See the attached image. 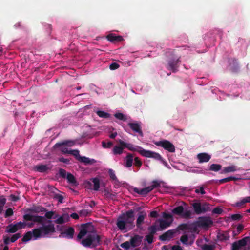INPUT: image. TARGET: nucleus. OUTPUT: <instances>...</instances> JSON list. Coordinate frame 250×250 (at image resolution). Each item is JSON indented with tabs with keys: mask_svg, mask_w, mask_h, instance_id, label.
<instances>
[{
	"mask_svg": "<svg viewBox=\"0 0 250 250\" xmlns=\"http://www.w3.org/2000/svg\"><path fill=\"white\" fill-rule=\"evenodd\" d=\"M202 249L203 250H213L214 247L212 245L205 244L202 246Z\"/></svg>",
	"mask_w": 250,
	"mask_h": 250,
	"instance_id": "obj_47",
	"label": "nucleus"
},
{
	"mask_svg": "<svg viewBox=\"0 0 250 250\" xmlns=\"http://www.w3.org/2000/svg\"><path fill=\"white\" fill-rule=\"evenodd\" d=\"M108 173L110 178L114 181H118V179L115 174L114 171L112 169H109L108 170Z\"/></svg>",
	"mask_w": 250,
	"mask_h": 250,
	"instance_id": "obj_39",
	"label": "nucleus"
},
{
	"mask_svg": "<svg viewBox=\"0 0 250 250\" xmlns=\"http://www.w3.org/2000/svg\"><path fill=\"white\" fill-rule=\"evenodd\" d=\"M116 225L121 230L126 229V226L127 225L123 219H120V216L117 219Z\"/></svg>",
	"mask_w": 250,
	"mask_h": 250,
	"instance_id": "obj_25",
	"label": "nucleus"
},
{
	"mask_svg": "<svg viewBox=\"0 0 250 250\" xmlns=\"http://www.w3.org/2000/svg\"><path fill=\"white\" fill-rule=\"evenodd\" d=\"M66 179L68 180V182L69 183L73 184L75 185H76L77 184V181L76 180V178L74 176L73 174L71 173H68L67 174V176L66 177Z\"/></svg>",
	"mask_w": 250,
	"mask_h": 250,
	"instance_id": "obj_32",
	"label": "nucleus"
},
{
	"mask_svg": "<svg viewBox=\"0 0 250 250\" xmlns=\"http://www.w3.org/2000/svg\"><path fill=\"white\" fill-rule=\"evenodd\" d=\"M195 192L197 194L201 193L202 195L206 194V191H205L203 187H201L199 189H196Z\"/></svg>",
	"mask_w": 250,
	"mask_h": 250,
	"instance_id": "obj_60",
	"label": "nucleus"
},
{
	"mask_svg": "<svg viewBox=\"0 0 250 250\" xmlns=\"http://www.w3.org/2000/svg\"><path fill=\"white\" fill-rule=\"evenodd\" d=\"M101 237L96 233H88L86 238L81 241V244L85 247L94 248L100 245Z\"/></svg>",
	"mask_w": 250,
	"mask_h": 250,
	"instance_id": "obj_2",
	"label": "nucleus"
},
{
	"mask_svg": "<svg viewBox=\"0 0 250 250\" xmlns=\"http://www.w3.org/2000/svg\"><path fill=\"white\" fill-rule=\"evenodd\" d=\"M163 217L166 219H172V216L171 214L167 213L165 212L163 213Z\"/></svg>",
	"mask_w": 250,
	"mask_h": 250,
	"instance_id": "obj_62",
	"label": "nucleus"
},
{
	"mask_svg": "<svg viewBox=\"0 0 250 250\" xmlns=\"http://www.w3.org/2000/svg\"><path fill=\"white\" fill-rule=\"evenodd\" d=\"M142 165V163L138 157L134 158V165L140 167Z\"/></svg>",
	"mask_w": 250,
	"mask_h": 250,
	"instance_id": "obj_57",
	"label": "nucleus"
},
{
	"mask_svg": "<svg viewBox=\"0 0 250 250\" xmlns=\"http://www.w3.org/2000/svg\"><path fill=\"white\" fill-rule=\"evenodd\" d=\"M90 224L85 223L81 225L80 231L77 236V240L80 241L83 238L88 232V228L90 226Z\"/></svg>",
	"mask_w": 250,
	"mask_h": 250,
	"instance_id": "obj_13",
	"label": "nucleus"
},
{
	"mask_svg": "<svg viewBox=\"0 0 250 250\" xmlns=\"http://www.w3.org/2000/svg\"><path fill=\"white\" fill-rule=\"evenodd\" d=\"M124 148L125 147L122 146V145H120V146H114L113 149V153L115 155H120L123 153V150Z\"/></svg>",
	"mask_w": 250,
	"mask_h": 250,
	"instance_id": "obj_30",
	"label": "nucleus"
},
{
	"mask_svg": "<svg viewBox=\"0 0 250 250\" xmlns=\"http://www.w3.org/2000/svg\"><path fill=\"white\" fill-rule=\"evenodd\" d=\"M180 62V58H170L167 61L166 67L167 69L171 70L173 73H176L178 71Z\"/></svg>",
	"mask_w": 250,
	"mask_h": 250,
	"instance_id": "obj_5",
	"label": "nucleus"
},
{
	"mask_svg": "<svg viewBox=\"0 0 250 250\" xmlns=\"http://www.w3.org/2000/svg\"><path fill=\"white\" fill-rule=\"evenodd\" d=\"M172 213L186 219L190 218L191 216V211L190 210L184 211V208L182 206H179L174 208L172 210Z\"/></svg>",
	"mask_w": 250,
	"mask_h": 250,
	"instance_id": "obj_6",
	"label": "nucleus"
},
{
	"mask_svg": "<svg viewBox=\"0 0 250 250\" xmlns=\"http://www.w3.org/2000/svg\"><path fill=\"white\" fill-rule=\"evenodd\" d=\"M46 211L47 209L46 208L40 205H33L32 207L27 210V212H28V213L40 214H43Z\"/></svg>",
	"mask_w": 250,
	"mask_h": 250,
	"instance_id": "obj_11",
	"label": "nucleus"
},
{
	"mask_svg": "<svg viewBox=\"0 0 250 250\" xmlns=\"http://www.w3.org/2000/svg\"><path fill=\"white\" fill-rule=\"evenodd\" d=\"M49 224L43 225L38 228L33 229L32 231H29L26 232L22 239L23 242H27L30 240L33 237L34 240H37L42 237H47L49 234L55 232L54 225L51 221H47Z\"/></svg>",
	"mask_w": 250,
	"mask_h": 250,
	"instance_id": "obj_1",
	"label": "nucleus"
},
{
	"mask_svg": "<svg viewBox=\"0 0 250 250\" xmlns=\"http://www.w3.org/2000/svg\"><path fill=\"white\" fill-rule=\"evenodd\" d=\"M222 167V166L220 164H213L210 166L209 170L215 172L219 171Z\"/></svg>",
	"mask_w": 250,
	"mask_h": 250,
	"instance_id": "obj_35",
	"label": "nucleus"
},
{
	"mask_svg": "<svg viewBox=\"0 0 250 250\" xmlns=\"http://www.w3.org/2000/svg\"><path fill=\"white\" fill-rule=\"evenodd\" d=\"M54 222L58 224H62L65 223L64 218L62 216H61L54 221Z\"/></svg>",
	"mask_w": 250,
	"mask_h": 250,
	"instance_id": "obj_58",
	"label": "nucleus"
},
{
	"mask_svg": "<svg viewBox=\"0 0 250 250\" xmlns=\"http://www.w3.org/2000/svg\"><path fill=\"white\" fill-rule=\"evenodd\" d=\"M237 170V167L235 166L232 165V166H229L227 167H224L222 172L221 173H227L231 172H234Z\"/></svg>",
	"mask_w": 250,
	"mask_h": 250,
	"instance_id": "obj_29",
	"label": "nucleus"
},
{
	"mask_svg": "<svg viewBox=\"0 0 250 250\" xmlns=\"http://www.w3.org/2000/svg\"><path fill=\"white\" fill-rule=\"evenodd\" d=\"M197 158L199 160V162L202 163L208 162L211 158V156L206 153H201L197 155Z\"/></svg>",
	"mask_w": 250,
	"mask_h": 250,
	"instance_id": "obj_19",
	"label": "nucleus"
},
{
	"mask_svg": "<svg viewBox=\"0 0 250 250\" xmlns=\"http://www.w3.org/2000/svg\"><path fill=\"white\" fill-rule=\"evenodd\" d=\"M128 125L134 132L138 133L141 136H143V133L139 124L137 123H129Z\"/></svg>",
	"mask_w": 250,
	"mask_h": 250,
	"instance_id": "obj_16",
	"label": "nucleus"
},
{
	"mask_svg": "<svg viewBox=\"0 0 250 250\" xmlns=\"http://www.w3.org/2000/svg\"><path fill=\"white\" fill-rule=\"evenodd\" d=\"M178 228L181 230H187L188 229V225L186 223L181 224L179 225Z\"/></svg>",
	"mask_w": 250,
	"mask_h": 250,
	"instance_id": "obj_52",
	"label": "nucleus"
},
{
	"mask_svg": "<svg viewBox=\"0 0 250 250\" xmlns=\"http://www.w3.org/2000/svg\"><path fill=\"white\" fill-rule=\"evenodd\" d=\"M97 115L100 118L108 119L111 116V115L107 112H105L104 111L98 110L96 112Z\"/></svg>",
	"mask_w": 250,
	"mask_h": 250,
	"instance_id": "obj_31",
	"label": "nucleus"
},
{
	"mask_svg": "<svg viewBox=\"0 0 250 250\" xmlns=\"http://www.w3.org/2000/svg\"><path fill=\"white\" fill-rule=\"evenodd\" d=\"M58 230L60 232V237L72 239L75 232L74 229L73 227H67L65 226H57Z\"/></svg>",
	"mask_w": 250,
	"mask_h": 250,
	"instance_id": "obj_3",
	"label": "nucleus"
},
{
	"mask_svg": "<svg viewBox=\"0 0 250 250\" xmlns=\"http://www.w3.org/2000/svg\"><path fill=\"white\" fill-rule=\"evenodd\" d=\"M133 155L130 153L127 154V155L125 157V166L126 167H130L132 166L133 160Z\"/></svg>",
	"mask_w": 250,
	"mask_h": 250,
	"instance_id": "obj_26",
	"label": "nucleus"
},
{
	"mask_svg": "<svg viewBox=\"0 0 250 250\" xmlns=\"http://www.w3.org/2000/svg\"><path fill=\"white\" fill-rule=\"evenodd\" d=\"M104 195L106 198H110L112 200L115 199L116 197L115 193H112L111 191L107 189H105L104 190Z\"/></svg>",
	"mask_w": 250,
	"mask_h": 250,
	"instance_id": "obj_37",
	"label": "nucleus"
},
{
	"mask_svg": "<svg viewBox=\"0 0 250 250\" xmlns=\"http://www.w3.org/2000/svg\"><path fill=\"white\" fill-rule=\"evenodd\" d=\"M75 145V141L72 140H65L62 142L56 143L53 146L54 149L63 146H72Z\"/></svg>",
	"mask_w": 250,
	"mask_h": 250,
	"instance_id": "obj_20",
	"label": "nucleus"
},
{
	"mask_svg": "<svg viewBox=\"0 0 250 250\" xmlns=\"http://www.w3.org/2000/svg\"><path fill=\"white\" fill-rule=\"evenodd\" d=\"M155 144L159 146L163 147L165 150L170 152H174L175 149L174 146L169 141L165 140L158 141L155 143Z\"/></svg>",
	"mask_w": 250,
	"mask_h": 250,
	"instance_id": "obj_10",
	"label": "nucleus"
},
{
	"mask_svg": "<svg viewBox=\"0 0 250 250\" xmlns=\"http://www.w3.org/2000/svg\"><path fill=\"white\" fill-rule=\"evenodd\" d=\"M148 230L149 231V235H152L154 236V235L156 233V231H157V229L155 225H152L149 227L148 229Z\"/></svg>",
	"mask_w": 250,
	"mask_h": 250,
	"instance_id": "obj_41",
	"label": "nucleus"
},
{
	"mask_svg": "<svg viewBox=\"0 0 250 250\" xmlns=\"http://www.w3.org/2000/svg\"><path fill=\"white\" fill-rule=\"evenodd\" d=\"M94 184L93 189L98 191L100 188V180L98 178H93L91 179Z\"/></svg>",
	"mask_w": 250,
	"mask_h": 250,
	"instance_id": "obj_33",
	"label": "nucleus"
},
{
	"mask_svg": "<svg viewBox=\"0 0 250 250\" xmlns=\"http://www.w3.org/2000/svg\"><path fill=\"white\" fill-rule=\"evenodd\" d=\"M118 142L120 145H122V146H124L125 148H127L128 150L130 151H136L139 153L140 149L139 148V147H140V146H135L130 143H125V142L121 140H119Z\"/></svg>",
	"mask_w": 250,
	"mask_h": 250,
	"instance_id": "obj_14",
	"label": "nucleus"
},
{
	"mask_svg": "<svg viewBox=\"0 0 250 250\" xmlns=\"http://www.w3.org/2000/svg\"><path fill=\"white\" fill-rule=\"evenodd\" d=\"M175 231L174 230H169L159 236V239L162 241L170 240L173 236Z\"/></svg>",
	"mask_w": 250,
	"mask_h": 250,
	"instance_id": "obj_17",
	"label": "nucleus"
},
{
	"mask_svg": "<svg viewBox=\"0 0 250 250\" xmlns=\"http://www.w3.org/2000/svg\"><path fill=\"white\" fill-rule=\"evenodd\" d=\"M69 154L74 156L78 161L79 160V157H81L78 150H70Z\"/></svg>",
	"mask_w": 250,
	"mask_h": 250,
	"instance_id": "obj_44",
	"label": "nucleus"
},
{
	"mask_svg": "<svg viewBox=\"0 0 250 250\" xmlns=\"http://www.w3.org/2000/svg\"><path fill=\"white\" fill-rule=\"evenodd\" d=\"M59 175L63 178H66V177L67 176L66 170L63 169H62V168L59 169Z\"/></svg>",
	"mask_w": 250,
	"mask_h": 250,
	"instance_id": "obj_53",
	"label": "nucleus"
},
{
	"mask_svg": "<svg viewBox=\"0 0 250 250\" xmlns=\"http://www.w3.org/2000/svg\"><path fill=\"white\" fill-rule=\"evenodd\" d=\"M242 218V216L240 214H234L231 216V218L233 220H240Z\"/></svg>",
	"mask_w": 250,
	"mask_h": 250,
	"instance_id": "obj_54",
	"label": "nucleus"
},
{
	"mask_svg": "<svg viewBox=\"0 0 250 250\" xmlns=\"http://www.w3.org/2000/svg\"><path fill=\"white\" fill-rule=\"evenodd\" d=\"M23 219L26 221H32L34 223H37L41 224L42 226L46 219L45 217L42 216L34 215L32 213H27L23 216Z\"/></svg>",
	"mask_w": 250,
	"mask_h": 250,
	"instance_id": "obj_7",
	"label": "nucleus"
},
{
	"mask_svg": "<svg viewBox=\"0 0 250 250\" xmlns=\"http://www.w3.org/2000/svg\"><path fill=\"white\" fill-rule=\"evenodd\" d=\"M192 207L196 214H200L201 213H203L201 203L199 202L194 203L192 204Z\"/></svg>",
	"mask_w": 250,
	"mask_h": 250,
	"instance_id": "obj_24",
	"label": "nucleus"
},
{
	"mask_svg": "<svg viewBox=\"0 0 250 250\" xmlns=\"http://www.w3.org/2000/svg\"><path fill=\"white\" fill-rule=\"evenodd\" d=\"M120 65L118 63L116 62H113L110 65L109 68L110 70H114L118 69Z\"/></svg>",
	"mask_w": 250,
	"mask_h": 250,
	"instance_id": "obj_55",
	"label": "nucleus"
},
{
	"mask_svg": "<svg viewBox=\"0 0 250 250\" xmlns=\"http://www.w3.org/2000/svg\"><path fill=\"white\" fill-rule=\"evenodd\" d=\"M79 161L82 163H84L85 165L92 164L96 162L94 159H90L89 158L86 157L85 156L79 157Z\"/></svg>",
	"mask_w": 250,
	"mask_h": 250,
	"instance_id": "obj_27",
	"label": "nucleus"
},
{
	"mask_svg": "<svg viewBox=\"0 0 250 250\" xmlns=\"http://www.w3.org/2000/svg\"><path fill=\"white\" fill-rule=\"evenodd\" d=\"M249 237H246L237 241L234 242L232 245V250H239L242 247L247 245Z\"/></svg>",
	"mask_w": 250,
	"mask_h": 250,
	"instance_id": "obj_12",
	"label": "nucleus"
},
{
	"mask_svg": "<svg viewBox=\"0 0 250 250\" xmlns=\"http://www.w3.org/2000/svg\"><path fill=\"white\" fill-rule=\"evenodd\" d=\"M202 211L205 213L210 210L209 204L208 203H204L202 204Z\"/></svg>",
	"mask_w": 250,
	"mask_h": 250,
	"instance_id": "obj_42",
	"label": "nucleus"
},
{
	"mask_svg": "<svg viewBox=\"0 0 250 250\" xmlns=\"http://www.w3.org/2000/svg\"><path fill=\"white\" fill-rule=\"evenodd\" d=\"M172 250H183L182 247L179 245H174L171 248Z\"/></svg>",
	"mask_w": 250,
	"mask_h": 250,
	"instance_id": "obj_64",
	"label": "nucleus"
},
{
	"mask_svg": "<svg viewBox=\"0 0 250 250\" xmlns=\"http://www.w3.org/2000/svg\"><path fill=\"white\" fill-rule=\"evenodd\" d=\"M143 237L139 235H135L130 239L131 247L134 248L140 245L142 242Z\"/></svg>",
	"mask_w": 250,
	"mask_h": 250,
	"instance_id": "obj_15",
	"label": "nucleus"
},
{
	"mask_svg": "<svg viewBox=\"0 0 250 250\" xmlns=\"http://www.w3.org/2000/svg\"><path fill=\"white\" fill-rule=\"evenodd\" d=\"M21 234L19 233H16L12 235L10 238V241L12 243L15 242L18 239L21 237Z\"/></svg>",
	"mask_w": 250,
	"mask_h": 250,
	"instance_id": "obj_49",
	"label": "nucleus"
},
{
	"mask_svg": "<svg viewBox=\"0 0 250 250\" xmlns=\"http://www.w3.org/2000/svg\"><path fill=\"white\" fill-rule=\"evenodd\" d=\"M34 169L39 172L44 173L51 170V167L46 165H38L35 166Z\"/></svg>",
	"mask_w": 250,
	"mask_h": 250,
	"instance_id": "obj_22",
	"label": "nucleus"
},
{
	"mask_svg": "<svg viewBox=\"0 0 250 250\" xmlns=\"http://www.w3.org/2000/svg\"><path fill=\"white\" fill-rule=\"evenodd\" d=\"M194 224L199 227L208 228L213 224V221L209 217H199Z\"/></svg>",
	"mask_w": 250,
	"mask_h": 250,
	"instance_id": "obj_8",
	"label": "nucleus"
},
{
	"mask_svg": "<svg viewBox=\"0 0 250 250\" xmlns=\"http://www.w3.org/2000/svg\"><path fill=\"white\" fill-rule=\"evenodd\" d=\"M154 236L152 235H147L146 236V240L149 244H151L153 242Z\"/></svg>",
	"mask_w": 250,
	"mask_h": 250,
	"instance_id": "obj_56",
	"label": "nucleus"
},
{
	"mask_svg": "<svg viewBox=\"0 0 250 250\" xmlns=\"http://www.w3.org/2000/svg\"><path fill=\"white\" fill-rule=\"evenodd\" d=\"M212 213H214V214H218V215H220V214H221L223 212V210L222 208H219V207H216V208H215L213 210H212Z\"/></svg>",
	"mask_w": 250,
	"mask_h": 250,
	"instance_id": "obj_50",
	"label": "nucleus"
},
{
	"mask_svg": "<svg viewBox=\"0 0 250 250\" xmlns=\"http://www.w3.org/2000/svg\"><path fill=\"white\" fill-rule=\"evenodd\" d=\"M114 116L117 119L123 121H125L127 119L126 116L122 113H116L114 114Z\"/></svg>",
	"mask_w": 250,
	"mask_h": 250,
	"instance_id": "obj_38",
	"label": "nucleus"
},
{
	"mask_svg": "<svg viewBox=\"0 0 250 250\" xmlns=\"http://www.w3.org/2000/svg\"><path fill=\"white\" fill-rule=\"evenodd\" d=\"M60 151L63 153V154H69L70 153V150H68L67 148L65 147L61 146L59 147Z\"/></svg>",
	"mask_w": 250,
	"mask_h": 250,
	"instance_id": "obj_61",
	"label": "nucleus"
},
{
	"mask_svg": "<svg viewBox=\"0 0 250 250\" xmlns=\"http://www.w3.org/2000/svg\"><path fill=\"white\" fill-rule=\"evenodd\" d=\"M188 240V237L187 235H183L180 238V241L183 244H187Z\"/></svg>",
	"mask_w": 250,
	"mask_h": 250,
	"instance_id": "obj_59",
	"label": "nucleus"
},
{
	"mask_svg": "<svg viewBox=\"0 0 250 250\" xmlns=\"http://www.w3.org/2000/svg\"><path fill=\"white\" fill-rule=\"evenodd\" d=\"M16 224L17 226V228L18 229L23 228L25 227V224L21 222L17 223Z\"/></svg>",
	"mask_w": 250,
	"mask_h": 250,
	"instance_id": "obj_63",
	"label": "nucleus"
},
{
	"mask_svg": "<svg viewBox=\"0 0 250 250\" xmlns=\"http://www.w3.org/2000/svg\"><path fill=\"white\" fill-rule=\"evenodd\" d=\"M134 211L130 209L120 216V219H123L128 225H132L134 220Z\"/></svg>",
	"mask_w": 250,
	"mask_h": 250,
	"instance_id": "obj_9",
	"label": "nucleus"
},
{
	"mask_svg": "<svg viewBox=\"0 0 250 250\" xmlns=\"http://www.w3.org/2000/svg\"><path fill=\"white\" fill-rule=\"evenodd\" d=\"M140 149L139 154L142 156L146 158H153L156 160H159L163 162L164 160L162 157L158 153L150 150H147L143 149L142 147H139Z\"/></svg>",
	"mask_w": 250,
	"mask_h": 250,
	"instance_id": "obj_4",
	"label": "nucleus"
},
{
	"mask_svg": "<svg viewBox=\"0 0 250 250\" xmlns=\"http://www.w3.org/2000/svg\"><path fill=\"white\" fill-rule=\"evenodd\" d=\"M121 247L125 250H128L131 246L129 241H125L121 244Z\"/></svg>",
	"mask_w": 250,
	"mask_h": 250,
	"instance_id": "obj_43",
	"label": "nucleus"
},
{
	"mask_svg": "<svg viewBox=\"0 0 250 250\" xmlns=\"http://www.w3.org/2000/svg\"><path fill=\"white\" fill-rule=\"evenodd\" d=\"M54 199L57 200L59 203H62L64 197L61 194H55L54 195Z\"/></svg>",
	"mask_w": 250,
	"mask_h": 250,
	"instance_id": "obj_46",
	"label": "nucleus"
},
{
	"mask_svg": "<svg viewBox=\"0 0 250 250\" xmlns=\"http://www.w3.org/2000/svg\"><path fill=\"white\" fill-rule=\"evenodd\" d=\"M152 190V188L150 186H148L146 188H143L142 189H139L137 188H134V191L138 194H139L142 195H146L149 192Z\"/></svg>",
	"mask_w": 250,
	"mask_h": 250,
	"instance_id": "obj_21",
	"label": "nucleus"
},
{
	"mask_svg": "<svg viewBox=\"0 0 250 250\" xmlns=\"http://www.w3.org/2000/svg\"><path fill=\"white\" fill-rule=\"evenodd\" d=\"M113 144L111 141H108L107 143L105 141L102 142V146L104 148H109L113 146Z\"/></svg>",
	"mask_w": 250,
	"mask_h": 250,
	"instance_id": "obj_40",
	"label": "nucleus"
},
{
	"mask_svg": "<svg viewBox=\"0 0 250 250\" xmlns=\"http://www.w3.org/2000/svg\"><path fill=\"white\" fill-rule=\"evenodd\" d=\"M160 186V182L157 180H154L152 182V185L150 187L153 190L155 188L159 187Z\"/></svg>",
	"mask_w": 250,
	"mask_h": 250,
	"instance_id": "obj_51",
	"label": "nucleus"
},
{
	"mask_svg": "<svg viewBox=\"0 0 250 250\" xmlns=\"http://www.w3.org/2000/svg\"><path fill=\"white\" fill-rule=\"evenodd\" d=\"M7 228H9V229L7 230V232L9 233H14L18 230L16 224L14 225L10 224Z\"/></svg>",
	"mask_w": 250,
	"mask_h": 250,
	"instance_id": "obj_36",
	"label": "nucleus"
},
{
	"mask_svg": "<svg viewBox=\"0 0 250 250\" xmlns=\"http://www.w3.org/2000/svg\"><path fill=\"white\" fill-rule=\"evenodd\" d=\"M6 199L3 197L0 198V214L1 213L3 210V208L5 204Z\"/></svg>",
	"mask_w": 250,
	"mask_h": 250,
	"instance_id": "obj_45",
	"label": "nucleus"
},
{
	"mask_svg": "<svg viewBox=\"0 0 250 250\" xmlns=\"http://www.w3.org/2000/svg\"><path fill=\"white\" fill-rule=\"evenodd\" d=\"M146 213L143 211L139 213V215L136 220V226L138 228H140V225L144 222V220Z\"/></svg>",
	"mask_w": 250,
	"mask_h": 250,
	"instance_id": "obj_23",
	"label": "nucleus"
},
{
	"mask_svg": "<svg viewBox=\"0 0 250 250\" xmlns=\"http://www.w3.org/2000/svg\"><path fill=\"white\" fill-rule=\"evenodd\" d=\"M106 39H107L108 41L113 43L120 42L124 40V39L122 36L120 35L116 36L115 34L113 33L109 34L106 36Z\"/></svg>",
	"mask_w": 250,
	"mask_h": 250,
	"instance_id": "obj_18",
	"label": "nucleus"
},
{
	"mask_svg": "<svg viewBox=\"0 0 250 250\" xmlns=\"http://www.w3.org/2000/svg\"><path fill=\"white\" fill-rule=\"evenodd\" d=\"M173 219H171L170 221H168L164 219H161L160 220V227L162 229H165L169 227Z\"/></svg>",
	"mask_w": 250,
	"mask_h": 250,
	"instance_id": "obj_28",
	"label": "nucleus"
},
{
	"mask_svg": "<svg viewBox=\"0 0 250 250\" xmlns=\"http://www.w3.org/2000/svg\"><path fill=\"white\" fill-rule=\"evenodd\" d=\"M44 213H45L44 217H45V219H46V221H45L44 222L47 223V221L48 220L50 221V220L53 217V216L54 215V212L52 211H47V210ZM48 224H49V223H48Z\"/></svg>",
	"mask_w": 250,
	"mask_h": 250,
	"instance_id": "obj_34",
	"label": "nucleus"
},
{
	"mask_svg": "<svg viewBox=\"0 0 250 250\" xmlns=\"http://www.w3.org/2000/svg\"><path fill=\"white\" fill-rule=\"evenodd\" d=\"M13 214V210L12 209V208H8V209H6V210L5 211V213L4 214V217L5 218H7V217L12 216Z\"/></svg>",
	"mask_w": 250,
	"mask_h": 250,
	"instance_id": "obj_48",
	"label": "nucleus"
}]
</instances>
